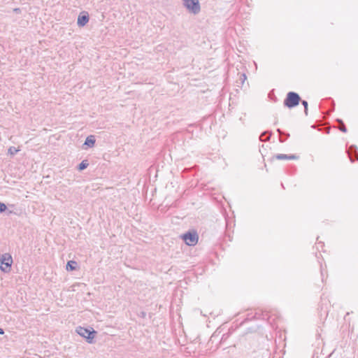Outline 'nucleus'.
Listing matches in <instances>:
<instances>
[{
    "instance_id": "obj_5",
    "label": "nucleus",
    "mask_w": 358,
    "mask_h": 358,
    "mask_svg": "<svg viewBox=\"0 0 358 358\" xmlns=\"http://www.w3.org/2000/svg\"><path fill=\"white\" fill-rule=\"evenodd\" d=\"M185 5L191 12L197 13L200 10L199 0H184Z\"/></svg>"
},
{
    "instance_id": "obj_17",
    "label": "nucleus",
    "mask_w": 358,
    "mask_h": 358,
    "mask_svg": "<svg viewBox=\"0 0 358 358\" xmlns=\"http://www.w3.org/2000/svg\"><path fill=\"white\" fill-rule=\"evenodd\" d=\"M289 136V134H287L285 136V138H282V136H280V142H284L287 138V137Z\"/></svg>"
},
{
    "instance_id": "obj_4",
    "label": "nucleus",
    "mask_w": 358,
    "mask_h": 358,
    "mask_svg": "<svg viewBox=\"0 0 358 358\" xmlns=\"http://www.w3.org/2000/svg\"><path fill=\"white\" fill-rule=\"evenodd\" d=\"M182 238L185 241V243L188 245H195L199 240L198 235L194 231L188 232L184 234Z\"/></svg>"
},
{
    "instance_id": "obj_6",
    "label": "nucleus",
    "mask_w": 358,
    "mask_h": 358,
    "mask_svg": "<svg viewBox=\"0 0 358 358\" xmlns=\"http://www.w3.org/2000/svg\"><path fill=\"white\" fill-rule=\"evenodd\" d=\"M348 157L352 162L358 161V152L355 145H350L348 149Z\"/></svg>"
},
{
    "instance_id": "obj_10",
    "label": "nucleus",
    "mask_w": 358,
    "mask_h": 358,
    "mask_svg": "<svg viewBox=\"0 0 358 358\" xmlns=\"http://www.w3.org/2000/svg\"><path fill=\"white\" fill-rule=\"evenodd\" d=\"M94 137L93 136H90L86 138L85 144L89 146H93L94 145Z\"/></svg>"
},
{
    "instance_id": "obj_7",
    "label": "nucleus",
    "mask_w": 358,
    "mask_h": 358,
    "mask_svg": "<svg viewBox=\"0 0 358 358\" xmlns=\"http://www.w3.org/2000/svg\"><path fill=\"white\" fill-rule=\"evenodd\" d=\"M89 21L88 14L85 12L80 13L78 18V24L80 27L85 26Z\"/></svg>"
},
{
    "instance_id": "obj_18",
    "label": "nucleus",
    "mask_w": 358,
    "mask_h": 358,
    "mask_svg": "<svg viewBox=\"0 0 358 358\" xmlns=\"http://www.w3.org/2000/svg\"><path fill=\"white\" fill-rule=\"evenodd\" d=\"M334 109H335V103H333V106H331V110H334Z\"/></svg>"
},
{
    "instance_id": "obj_15",
    "label": "nucleus",
    "mask_w": 358,
    "mask_h": 358,
    "mask_svg": "<svg viewBox=\"0 0 358 358\" xmlns=\"http://www.w3.org/2000/svg\"><path fill=\"white\" fill-rule=\"evenodd\" d=\"M268 138V136H266V133H264L260 136V140L262 141H266Z\"/></svg>"
},
{
    "instance_id": "obj_20",
    "label": "nucleus",
    "mask_w": 358,
    "mask_h": 358,
    "mask_svg": "<svg viewBox=\"0 0 358 358\" xmlns=\"http://www.w3.org/2000/svg\"><path fill=\"white\" fill-rule=\"evenodd\" d=\"M273 95V92H271L270 91V94H269V96H270V99L271 98V96Z\"/></svg>"
},
{
    "instance_id": "obj_14",
    "label": "nucleus",
    "mask_w": 358,
    "mask_h": 358,
    "mask_svg": "<svg viewBox=\"0 0 358 358\" xmlns=\"http://www.w3.org/2000/svg\"><path fill=\"white\" fill-rule=\"evenodd\" d=\"M18 151H19V149H17L15 147H11L8 150L9 153H10L11 155H14V154L17 153Z\"/></svg>"
},
{
    "instance_id": "obj_11",
    "label": "nucleus",
    "mask_w": 358,
    "mask_h": 358,
    "mask_svg": "<svg viewBox=\"0 0 358 358\" xmlns=\"http://www.w3.org/2000/svg\"><path fill=\"white\" fill-rule=\"evenodd\" d=\"M76 262L74 261H69L66 264V269L73 271L76 269Z\"/></svg>"
},
{
    "instance_id": "obj_2",
    "label": "nucleus",
    "mask_w": 358,
    "mask_h": 358,
    "mask_svg": "<svg viewBox=\"0 0 358 358\" xmlns=\"http://www.w3.org/2000/svg\"><path fill=\"white\" fill-rule=\"evenodd\" d=\"M76 332L80 336L85 338L89 343H92L93 342V340L96 334V331L93 330L92 329H89L84 328L82 327H78L76 329Z\"/></svg>"
},
{
    "instance_id": "obj_19",
    "label": "nucleus",
    "mask_w": 358,
    "mask_h": 358,
    "mask_svg": "<svg viewBox=\"0 0 358 358\" xmlns=\"http://www.w3.org/2000/svg\"><path fill=\"white\" fill-rule=\"evenodd\" d=\"M3 334V331L2 329L0 328V334Z\"/></svg>"
},
{
    "instance_id": "obj_3",
    "label": "nucleus",
    "mask_w": 358,
    "mask_h": 358,
    "mask_svg": "<svg viewBox=\"0 0 358 358\" xmlns=\"http://www.w3.org/2000/svg\"><path fill=\"white\" fill-rule=\"evenodd\" d=\"M13 264V259L10 255L4 254L0 257V268L1 271L8 272Z\"/></svg>"
},
{
    "instance_id": "obj_13",
    "label": "nucleus",
    "mask_w": 358,
    "mask_h": 358,
    "mask_svg": "<svg viewBox=\"0 0 358 358\" xmlns=\"http://www.w3.org/2000/svg\"><path fill=\"white\" fill-rule=\"evenodd\" d=\"M88 166L87 161H83L79 165V170H83Z\"/></svg>"
},
{
    "instance_id": "obj_8",
    "label": "nucleus",
    "mask_w": 358,
    "mask_h": 358,
    "mask_svg": "<svg viewBox=\"0 0 358 358\" xmlns=\"http://www.w3.org/2000/svg\"><path fill=\"white\" fill-rule=\"evenodd\" d=\"M299 157L296 155L278 154L273 157V159H298Z\"/></svg>"
},
{
    "instance_id": "obj_16",
    "label": "nucleus",
    "mask_w": 358,
    "mask_h": 358,
    "mask_svg": "<svg viewBox=\"0 0 358 358\" xmlns=\"http://www.w3.org/2000/svg\"><path fill=\"white\" fill-rule=\"evenodd\" d=\"M6 209V205L4 203H0V213L4 211Z\"/></svg>"
},
{
    "instance_id": "obj_9",
    "label": "nucleus",
    "mask_w": 358,
    "mask_h": 358,
    "mask_svg": "<svg viewBox=\"0 0 358 358\" xmlns=\"http://www.w3.org/2000/svg\"><path fill=\"white\" fill-rule=\"evenodd\" d=\"M336 122L340 124L338 129L343 133H347L348 129H347V127H345L343 121L341 119H337Z\"/></svg>"
},
{
    "instance_id": "obj_12",
    "label": "nucleus",
    "mask_w": 358,
    "mask_h": 358,
    "mask_svg": "<svg viewBox=\"0 0 358 358\" xmlns=\"http://www.w3.org/2000/svg\"><path fill=\"white\" fill-rule=\"evenodd\" d=\"M300 103H301V104L303 106L304 113L307 116L308 114V102L306 100L301 99V101H300Z\"/></svg>"
},
{
    "instance_id": "obj_1",
    "label": "nucleus",
    "mask_w": 358,
    "mask_h": 358,
    "mask_svg": "<svg viewBox=\"0 0 358 358\" xmlns=\"http://www.w3.org/2000/svg\"><path fill=\"white\" fill-rule=\"evenodd\" d=\"M300 101H301V98L298 93L295 92H289L287 93L283 101V105L285 107L291 109L296 107L299 104Z\"/></svg>"
}]
</instances>
